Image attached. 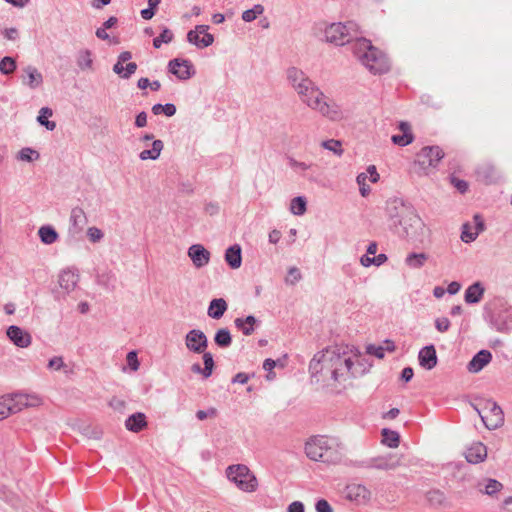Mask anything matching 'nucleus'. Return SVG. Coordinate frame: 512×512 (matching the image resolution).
I'll return each instance as SVG.
<instances>
[{
	"label": "nucleus",
	"mask_w": 512,
	"mask_h": 512,
	"mask_svg": "<svg viewBox=\"0 0 512 512\" xmlns=\"http://www.w3.org/2000/svg\"><path fill=\"white\" fill-rule=\"evenodd\" d=\"M358 25L353 21L346 23H332L324 31L327 42L342 46L350 43L355 38L352 45L354 55L358 60L373 74H383L390 69V62L387 56L374 47L371 42L365 38H357Z\"/></svg>",
	"instance_id": "1"
},
{
	"label": "nucleus",
	"mask_w": 512,
	"mask_h": 512,
	"mask_svg": "<svg viewBox=\"0 0 512 512\" xmlns=\"http://www.w3.org/2000/svg\"><path fill=\"white\" fill-rule=\"evenodd\" d=\"M385 212L390 230L399 237L418 239L424 235V222L409 202L399 197L389 198Z\"/></svg>",
	"instance_id": "2"
},
{
	"label": "nucleus",
	"mask_w": 512,
	"mask_h": 512,
	"mask_svg": "<svg viewBox=\"0 0 512 512\" xmlns=\"http://www.w3.org/2000/svg\"><path fill=\"white\" fill-rule=\"evenodd\" d=\"M353 361L345 350L338 347L327 348L317 353L309 364L312 377L321 375L322 380L340 381L351 372Z\"/></svg>",
	"instance_id": "3"
},
{
	"label": "nucleus",
	"mask_w": 512,
	"mask_h": 512,
	"mask_svg": "<svg viewBox=\"0 0 512 512\" xmlns=\"http://www.w3.org/2000/svg\"><path fill=\"white\" fill-rule=\"evenodd\" d=\"M484 318L497 332L509 333L512 330V307L503 299L496 300L493 309L486 305Z\"/></svg>",
	"instance_id": "4"
},
{
	"label": "nucleus",
	"mask_w": 512,
	"mask_h": 512,
	"mask_svg": "<svg viewBox=\"0 0 512 512\" xmlns=\"http://www.w3.org/2000/svg\"><path fill=\"white\" fill-rule=\"evenodd\" d=\"M286 75L289 84L297 92L303 103L306 104L307 100L315 93L318 96L321 95V90L302 70L290 67L287 69Z\"/></svg>",
	"instance_id": "5"
},
{
	"label": "nucleus",
	"mask_w": 512,
	"mask_h": 512,
	"mask_svg": "<svg viewBox=\"0 0 512 512\" xmlns=\"http://www.w3.org/2000/svg\"><path fill=\"white\" fill-rule=\"evenodd\" d=\"M226 477L243 492L257 490L258 481L254 473L244 464H234L226 468Z\"/></svg>",
	"instance_id": "6"
},
{
	"label": "nucleus",
	"mask_w": 512,
	"mask_h": 512,
	"mask_svg": "<svg viewBox=\"0 0 512 512\" xmlns=\"http://www.w3.org/2000/svg\"><path fill=\"white\" fill-rule=\"evenodd\" d=\"M472 406L488 430H495L504 424V413L496 402L481 400L480 403Z\"/></svg>",
	"instance_id": "7"
},
{
	"label": "nucleus",
	"mask_w": 512,
	"mask_h": 512,
	"mask_svg": "<svg viewBox=\"0 0 512 512\" xmlns=\"http://www.w3.org/2000/svg\"><path fill=\"white\" fill-rule=\"evenodd\" d=\"M306 105L331 121H340L344 118V112L341 107L335 101L325 96L322 91L319 96L316 93L312 95L307 100Z\"/></svg>",
	"instance_id": "8"
},
{
	"label": "nucleus",
	"mask_w": 512,
	"mask_h": 512,
	"mask_svg": "<svg viewBox=\"0 0 512 512\" xmlns=\"http://www.w3.org/2000/svg\"><path fill=\"white\" fill-rule=\"evenodd\" d=\"M444 157V152L439 146L423 147L416 155V163L423 170L436 168L440 160Z\"/></svg>",
	"instance_id": "9"
},
{
	"label": "nucleus",
	"mask_w": 512,
	"mask_h": 512,
	"mask_svg": "<svg viewBox=\"0 0 512 512\" xmlns=\"http://www.w3.org/2000/svg\"><path fill=\"white\" fill-rule=\"evenodd\" d=\"M208 25H197L195 29L187 33V41L199 49L206 48L213 44L214 36L208 33Z\"/></svg>",
	"instance_id": "10"
},
{
	"label": "nucleus",
	"mask_w": 512,
	"mask_h": 512,
	"mask_svg": "<svg viewBox=\"0 0 512 512\" xmlns=\"http://www.w3.org/2000/svg\"><path fill=\"white\" fill-rule=\"evenodd\" d=\"M186 348L195 354L204 353L208 347V338L199 329H192L185 335Z\"/></svg>",
	"instance_id": "11"
},
{
	"label": "nucleus",
	"mask_w": 512,
	"mask_h": 512,
	"mask_svg": "<svg viewBox=\"0 0 512 512\" xmlns=\"http://www.w3.org/2000/svg\"><path fill=\"white\" fill-rule=\"evenodd\" d=\"M167 68L179 80H188L195 74L192 63L187 59L174 58L168 62Z\"/></svg>",
	"instance_id": "12"
},
{
	"label": "nucleus",
	"mask_w": 512,
	"mask_h": 512,
	"mask_svg": "<svg viewBox=\"0 0 512 512\" xmlns=\"http://www.w3.org/2000/svg\"><path fill=\"white\" fill-rule=\"evenodd\" d=\"M328 437L327 436H314L310 438L305 444V453L307 457L313 461H319L321 456L327 448Z\"/></svg>",
	"instance_id": "13"
},
{
	"label": "nucleus",
	"mask_w": 512,
	"mask_h": 512,
	"mask_svg": "<svg viewBox=\"0 0 512 512\" xmlns=\"http://www.w3.org/2000/svg\"><path fill=\"white\" fill-rule=\"evenodd\" d=\"M324 450V455L321 456L319 461L327 464H337L342 460L343 447L338 439L328 437L327 448Z\"/></svg>",
	"instance_id": "14"
},
{
	"label": "nucleus",
	"mask_w": 512,
	"mask_h": 512,
	"mask_svg": "<svg viewBox=\"0 0 512 512\" xmlns=\"http://www.w3.org/2000/svg\"><path fill=\"white\" fill-rule=\"evenodd\" d=\"M288 165L301 176L305 177L310 182H318L319 178L314 173V168L316 165L313 163H306L298 161L292 157L288 158Z\"/></svg>",
	"instance_id": "15"
},
{
	"label": "nucleus",
	"mask_w": 512,
	"mask_h": 512,
	"mask_svg": "<svg viewBox=\"0 0 512 512\" xmlns=\"http://www.w3.org/2000/svg\"><path fill=\"white\" fill-rule=\"evenodd\" d=\"M6 334L9 340L17 347L26 348L31 344V335L19 326H9Z\"/></svg>",
	"instance_id": "16"
},
{
	"label": "nucleus",
	"mask_w": 512,
	"mask_h": 512,
	"mask_svg": "<svg viewBox=\"0 0 512 512\" xmlns=\"http://www.w3.org/2000/svg\"><path fill=\"white\" fill-rule=\"evenodd\" d=\"M188 256L196 268H202L210 261V252L201 244L191 245L188 249Z\"/></svg>",
	"instance_id": "17"
},
{
	"label": "nucleus",
	"mask_w": 512,
	"mask_h": 512,
	"mask_svg": "<svg viewBox=\"0 0 512 512\" xmlns=\"http://www.w3.org/2000/svg\"><path fill=\"white\" fill-rule=\"evenodd\" d=\"M399 466V459L393 454L371 457V469L389 471Z\"/></svg>",
	"instance_id": "18"
},
{
	"label": "nucleus",
	"mask_w": 512,
	"mask_h": 512,
	"mask_svg": "<svg viewBox=\"0 0 512 512\" xmlns=\"http://www.w3.org/2000/svg\"><path fill=\"white\" fill-rule=\"evenodd\" d=\"M347 498L358 503H366L371 498L370 490L362 484H350L346 487Z\"/></svg>",
	"instance_id": "19"
},
{
	"label": "nucleus",
	"mask_w": 512,
	"mask_h": 512,
	"mask_svg": "<svg viewBox=\"0 0 512 512\" xmlns=\"http://www.w3.org/2000/svg\"><path fill=\"white\" fill-rule=\"evenodd\" d=\"M418 360L421 367L431 370L437 365V354L434 345L423 347L418 354Z\"/></svg>",
	"instance_id": "20"
},
{
	"label": "nucleus",
	"mask_w": 512,
	"mask_h": 512,
	"mask_svg": "<svg viewBox=\"0 0 512 512\" xmlns=\"http://www.w3.org/2000/svg\"><path fill=\"white\" fill-rule=\"evenodd\" d=\"M492 359V354L488 350L477 352L467 365L469 372L477 373L481 371Z\"/></svg>",
	"instance_id": "21"
},
{
	"label": "nucleus",
	"mask_w": 512,
	"mask_h": 512,
	"mask_svg": "<svg viewBox=\"0 0 512 512\" xmlns=\"http://www.w3.org/2000/svg\"><path fill=\"white\" fill-rule=\"evenodd\" d=\"M487 457V448L481 442L473 443L465 452V458L469 463L477 464Z\"/></svg>",
	"instance_id": "22"
},
{
	"label": "nucleus",
	"mask_w": 512,
	"mask_h": 512,
	"mask_svg": "<svg viewBox=\"0 0 512 512\" xmlns=\"http://www.w3.org/2000/svg\"><path fill=\"white\" fill-rule=\"evenodd\" d=\"M79 281V274L70 268L63 270L59 275V285L67 293L73 291Z\"/></svg>",
	"instance_id": "23"
},
{
	"label": "nucleus",
	"mask_w": 512,
	"mask_h": 512,
	"mask_svg": "<svg viewBox=\"0 0 512 512\" xmlns=\"http://www.w3.org/2000/svg\"><path fill=\"white\" fill-rule=\"evenodd\" d=\"M485 293V287L480 281H476L467 287L464 293V300L467 304L479 303Z\"/></svg>",
	"instance_id": "24"
},
{
	"label": "nucleus",
	"mask_w": 512,
	"mask_h": 512,
	"mask_svg": "<svg viewBox=\"0 0 512 512\" xmlns=\"http://www.w3.org/2000/svg\"><path fill=\"white\" fill-rule=\"evenodd\" d=\"M146 426V416L142 412H136L130 415L125 421L126 429L134 433L142 431Z\"/></svg>",
	"instance_id": "25"
},
{
	"label": "nucleus",
	"mask_w": 512,
	"mask_h": 512,
	"mask_svg": "<svg viewBox=\"0 0 512 512\" xmlns=\"http://www.w3.org/2000/svg\"><path fill=\"white\" fill-rule=\"evenodd\" d=\"M225 261L232 269H237L241 266L242 250L240 245L234 244L226 249Z\"/></svg>",
	"instance_id": "26"
},
{
	"label": "nucleus",
	"mask_w": 512,
	"mask_h": 512,
	"mask_svg": "<svg viewBox=\"0 0 512 512\" xmlns=\"http://www.w3.org/2000/svg\"><path fill=\"white\" fill-rule=\"evenodd\" d=\"M235 327L240 330L245 336H250L258 324V320L253 315H248L245 318H236L234 320Z\"/></svg>",
	"instance_id": "27"
},
{
	"label": "nucleus",
	"mask_w": 512,
	"mask_h": 512,
	"mask_svg": "<svg viewBox=\"0 0 512 512\" xmlns=\"http://www.w3.org/2000/svg\"><path fill=\"white\" fill-rule=\"evenodd\" d=\"M227 309V302L223 298H214L209 303L207 314L212 319H220Z\"/></svg>",
	"instance_id": "28"
},
{
	"label": "nucleus",
	"mask_w": 512,
	"mask_h": 512,
	"mask_svg": "<svg viewBox=\"0 0 512 512\" xmlns=\"http://www.w3.org/2000/svg\"><path fill=\"white\" fill-rule=\"evenodd\" d=\"M87 223V217L84 210L80 207H74L70 214V224L74 232H79Z\"/></svg>",
	"instance_id": "29"
},
{
	"label": "nucleus",
	"mask_w": 512,
	"mask_h": 512,
	"mask_svg": "<svg viewBox=\"0 0 512 512\" xmlns=\"http://www.w3.org/2000/svg\"><path fill=\"white\" fill-rule=\"evenodd\" d=\"M26 78L23 79V83L28 85L30 88L35 89L40 86L43 82L42 74L33 66L25 68Z\"/></svg>",
	"instance_id": "30"
},
{
	"label": "nucleus",
	"mask_w": 512,
	"mask_h": 512,
	"mask_svg": "<svg viewBox=\"0 0 512 512\" xmlns=\"http://www.w3.org/2000/svg\"><path fill=\"white\" fill-rule=\"evenodd\" d=\"M477 177L478 179L486 182V183H492L495 182L498 179V173L490 164H484L480 167H478L477 171Z\"/></svg>",
	"instance_id": "31"
},
{
	"label": "nucleus",
	"mask_w": 512,
	"mask_h": 512,
	"mask_svg": "<svg viewBox=\"0 0 512 512\" xmlns=\"http://www.w3.org/2000/svg\"><path fill=\"white\" fill-rule=\"evenodd\" d=\"M38 235L42 243L46 245L53 244L57 241L59 235L55 228L51 225H43L38 230Z\"/></svg>",
	"instance_id": "32"
},
{
	"label": "nucleus",
	"mask_w": 512,
	"mask_h": 512,
	"mask_svg": "<svg viewBox=\"0 0 512 512\" xmlns=\"http://www.w3.org/2000/svg\"><path fill=\"white\" fill-rule=\"evenodd\" d=\"M76 63L81 71L91 70L93 66L92 52L88 49L80 50L77 53Z\"/></svg>",
	"instance_id": "33"
},
{
	"label": "nucleus",
	"mask_w": 512,
	"mask_h": 512,
	"mask_svg": "<svg viewBox=\"0 0 512 512\" xmlns=\"http://www.w3.org/2000/svg\"><path fill=\"white\" fill-rule=\"evenodd\" d=\"M164 144L161 140H154L151 149L141 151L139 157L141 160H156L159 158L161 151L163 150Z\"/></svg>",
	"instance_id": "34"
},
{
	"label": "nucleus",
	"mask_w": 512,
	"mask_h": 512,
	"mask_svg": "<svg viewBox=\"0 0 512 512\" xmlns=\"http://www.w3.org/2000/svg\"><path fill=\"white\" fill-rule=\"evenodd\" d=\"M382 443L389 448H396L400 443V435L398 432L389 428H383L381 431Z\"/></svg>",
	"instance_id": "35"
},
{
	"label": "nucleus",
	"mask_w": 512,
	"mask_h": 512,
	"mask_svg": "<svg viewBox=\"0 0 512 512\" xmlns=\"http://www.w3.org/2000/svg\"><path fill=\"white\" fill-rule=\"evenodd\" d=\"M1 400L5 401V406L15 409V413L21 411L22 407L27 405L26 397L23 394L2 397Z\"/></svg>",
	"instance_id": "36"
},
{
	"label": "nucleus",
	"mask_w": 512,
	"mask_h": 512,
	"mask_svg": "<svg viewBox=\"0 0 512 512\" xmlns=\"http://www.w3.org/2000/svg\"><path fill=\"white\" fill-rule=\"evenodd\" d=\"M97 284L107 291H113L116 287V276L110 271L103 272L97 276Z\"/></svg>",
	"instance_id": "37"
},
{
	"label": "nucleus",
	"mask_w": 512,
	"mask_h": 512,
	"mask_svg": "<svg viewBox=\"0 0 512 512\" xmlns=\"http://www.w3.org/2000/svg\"><path fill=\"white\" fill-rule=\"evenodd\" d=\"M427 259L428 255L426 253L412 252L407 255L405 263L411 268L419 269L424 266Z\"/></svg>",
	"instance_id": "38"
},
{
	"label": "nucleus",
	"mask_w": 512,
	"mask_h": 512,
	"mask_svg": "<svg viewBox=\"0 0 512 512\" xmlns=\"http://www.w3.org/2000/svg\"><path fill=\"white\" fill-rule=\"evenodd\" d=\"M214 342L220 348H228L232 343L230 331L227 328L217 330L214 336Z\"/></svg>",
	"instance_id": "39"
},
{
	"label": "nucleus",
	"mask_w": 512,
	"mask_h": 512,
	"mask_svg": "<svg viewBox=\"0 0 512 512\" xmlns=\"http://www.w3.org/2000/svg\"><path fill=\"white\" fill-rule=\"evenodd\" d=\"M307 210V201L303 196L294 197L290 202V211L292 214L301 216Z\"/></svg>",
	"instance_id": "40"
},
{
	"label": "nucleus",
	"mask_w": 512,
	"mask_h": 512,
	"mask_svg": "<svg viewBox=\"0 0 512 512\" xmlns=\"http://www.w3.org/2000/svg\"><path fill=\"white\" fill-rule=\"evenodd\" d=\"M52 115V110L48 107H43L39 111L37 121L40 125L44 126L47 130L53 131L56 128L54 121H49L48 117Z\"/></svg>",
	"instance_id": "41"
},
{
	"label": "nucleus",
	"mask_w": 512,
	"mask_h": 512,
	"mask_svg": "<svg viewBox=\"0 0 512 512\" xmlns=\"http://www.w3.org/2000/svg\"><path fill=\"white\" fill-rule=\"evenodd\" d=\"M173 33L167 27H164L159 34V36L153 39V46L156 49H159L163 43L168 44L173 40Z\"/></svg>",
	"instance_id": "42"
},
{
	"label": "nucleus",
	"mask_w": 512,
	"mask_h": 512,
	"mask_svg": "<svg viewBox=\"0 0 512 512\" xmlns=\"http://www.w3.org/2000/svg\"><path fill=\"white\" fill-rule=\"evenodd\" d=\"M201 354L204 364V378H209L212 375L215 366L213 355L210 352H206V350L204 351V353Z\"/></svg>",
	"instance_id": "43"
},
{
	"label": "nucleus",
	"mask_w": 512,
	"mask_h": 512,
	"mask_svg": "<svg viewBox=\"0 0 512 512\" xmlns=\"http://www.w3.org/2000/svg\"><path fill=\"white\" fill-rule=\"evenodd\" d=\"M264 7L261 4H256L253 8L245 10L242 13V19L245 22H252L257 18V16L263 14Z\"/></svg>",
	"instance_id": "44"
},
{
	"label": "nucleus",
	"mask_w": 512,
	"mask_h": 512,
	"mask_svg": "<svg viewBox=\"0 0 512 512\" xmlns=\"http://www.w3.org/2000/svg\"><path fill=\"white\" fill-rule=\"evenodd\" d=\"M16 69V61L10 56H5L0 61V72L5 75L13 73Z\"/></svg>",
	"instance_id": "45"
},
{
	"label": "nucleus",
	"mask_w": 512,
	"mask_h": 512,
	"mask_svg": "<svg viewBox=\"0 0 512 512\" xmlns=\"http://www.w3.org/2000/svg\"><path fill=\"white\" fill-rule=\"evenodd\" d=\"M503 488L502 483H500L496 479H488L486 481V484L484 486V489H480L481 492H484L485 494L492 496L499 492Z\"/></svg>",
	"instance_id": "46"
},
{
	"label": "nucleus",
	"mask_w": 512,
	"mask_h": 512,
	"mask_svg": "<svg viewBox=\"0 0 512 512\" xmlns=\"http://www.w3.org/2000/svg\"><path fill=\"white\" fill-rule=\"evenodd\" d=\"M40 157V154L32 149V148H22L18 153V159L22 161L32 162L37 160Z\"/></svg>",
	"instance_id": "47"
},
{
	"label": "nucleus",
	"mask_w": 512,
	"mask_h": 512,
	"mask_svg": "<svg viewBox=\"0 0 512 512\" xmlns=\"http://www.w3.org/2000/svg\"><path fill=\"white\" fill-rule=\"evenodd\" d=\"M47 367L51 370L59 371L63 370L65 374L69 372L67 365L64 363L63 358L60 356H54L48 361Z\"/></svg>",
	"instance_id": "48"
},
{
	"label": "nucleus",
	"mask_w": 512,
	"mask_h": 512,
	"mask_svg": "<svg viewBox=\"0 0 512 512\" xmlns=\"http://www.w3.org/2000/svg\"><path fill=\"white\" fill-rule=\"evenodd\" d=\"M322 147L334 152L336 155H341L343 150L341 149V142L335 139H329L322 142Z\"/></svg>",
	"instance_id": "49"
},
{
	"label": "nucleus",
	"mask_w": 512,
	"mask_h": 512,
	"mask_svg": "<svg viewBox=\"0 0 512 512\" xmlns=\"http://www.w3.org/2000/svg\"><path fill=\"white\" fill-rule=\"evenodd\" d=\"M413 139V134H397L391 137L392 142L399 146H407L413 142Z\"/></svg>",
	"instance_id": "50"
},
{
	"label": "nucleus",
	"mask_w": 512,
	"mask_h": 512,
	"mask_svg": "<svg viewBox=\"0 0 512 512\" xmlns=\"http://www.w3.org/2000/svg\"><path fill=\"white\" fill-rule=\"evenodd\" d=\"M366 180L367 175L365 173H360L356 178V181L359 185L360 194L363 197H366L371 191L370 187L366 184Z\"/></svg>",
	"instance_id": "51"
},
{
	"label": "nucleus",
	"mask_w": 512,
	"mask_h": 512,
	"mask_svg": "<svg viewBox=\"0 0 512 512\" xmlns=\"http://www.w3.org/2000/svg\"><path fill=\"white\" fill-rule=\"evenodd\" d=\"M301 279V273L298 268L291 267L288 270V274L285 278L286 284L295 285Z\"/></svg>",
	"instance_id": "52"
},
{
	"label": "nucleus",
	"mask_w": 512,
	"mask_h": 512,
	"mask_svg": "<svg viewBox=\"0 0 512 512\" xmlns=\"http://www.w3.org/2000/svg\"><path fill=\"white\" fill-rule=\"evenodd\" d=\"M478 236V232H472L470 230V226L468 224L463 225V230L461 233V240L465 243H470L474 241Z\"/></svg>",
	"instance_id": "53"
},
{
	"label": "nucleus",
	"mask_w": 512,
	"mask_h": 512,
	"mask_svg": "<svg viewBox=\"0 0 512 512\" xmlns=\"http://www.w3.org/2000/svg\"><path fill=\"white\" fill-rule=\"evenodd\" d=\"M427 498L431 504H441L445 500L444 494L439 490L429 491Z\"/></svg>",
	"instance_id": "54"
},
{
	"label": "nucleus",
	"mask_w": 512,
	"mask_h": 512,
	"mask_svg": "<svg viewBox=\"0 0 512 512\" xmlns=\"http://www.w3.org/2000/svg\"><path fill=\"white\" fill-rule=\"evenodd\" d=\"M87 236L91 242L96 243L103 238L104 234L97 227H90L87 230Z\"/></svg>",
	"instance_id": "55"
},
{
	"label": "nucleus",
	"mask_w": 512,
	"mask_h": 512,
	"mask_svg": "<svg viewBox=\"0 0 512 512\" xmlns=\"http://www.w3.org/2000/svg\"><path fill=\"white\" fill-rule=\"evenodd\" d=\"M435 328L437 331L444 333L450 328V321L446 317H440L435 320Z\"/></svg>",
	"instance_id": "56"
},
{
	"label": "nucleus",
	"mask_w": 512,
	"mask_h": 512,
	"mask_svg": "<svg viewBox=\"0 0 512 512\" xmlns=\"http://www.w3.org/2000/svg\"><path fill=\"white\" fill-rule=\"evenodd\" d=\"M126 360H127V363L129 365V367L131 368V370H133V371L138 370L140 364H139V361H138V357H137L136 351L128 352V354L126 356Z\"/></svg>",
	"instance_id": "57"
},
{
	"label": "nucleus",
	"mask_w": 512,
	"mask_h": 512,
	"mask_svg": "<svg viewBox=\"0 0 512 512\" xmlns=\"http://www.w3.org/2000/svg\"><path fill=\"white\" fill-rule=\"evenodd\" d=\"M367 352L370 355H373L379 359L385 356V348H383L382 346L369 345L367 347Z\"/></svg>",
	"instance_id": "58"
},
{
	"label": "nucleus",
	"mask_w": 512,
	"mask_h": 512,
	"mask_svg": "<svg viewBox=\"0 0 512 512\" xmlns=\"http://www.w3.org/2000/svg\"><path fill=\"white\" fill-rule=\"evenodd\" d=\"M316 512H333L331 505L325 499H319L315 504Z\"/></svg>",
	"instance_id": "59"
},
{
	"label": "nucleus",
	"mask_w": 512,
	"mask_h": 512,
	"mask_svg": "<svg viewBox=\"0 0 512 512\" xmlns=\"http://www.w3.org/2000/svg\"><path fill=\"white\" fill-rule=\"evenodd\" d=\"M217 414V410L213 407L209 408L207 411L204 410H198L196 412L197 419L203 421L207 419L208 417H215Z\"/></svg>",
	"instance_id": "60"
},
{
	"label": "nucleus",
	"mask_w": 512,
	"mask_h": 512,
	"mask_svg": "<svg viewBox=\"0 0 512 512\" xmlns=\"http://www.w3.org/2000/svg\"><path fill=\"white\" fill-rule=\"evenodd\" d=\"M5 401L0 399V421L5 419L11 414H15V409L5 406Z\"/></svg>",
	"instance_id": "61"
},
{
	"label": "nucleus",
	"mask_w": 512,
	"mask_h": 512,
	"mask_svg": "<svg viewBox=\"0 0 512 512\" xmlns=\"http://www.w3.org/2000/svg\"><path fill=\"white\" fill-rule=\"evenodd\" d=\"M137 64L135 62H129L124 66L123 79H129L137 70Z\"/></svg>",
	"instance_id": "62"
},
{
	"label": "nucleus",
	"mask_w": 512,
	"mask_h": 512,
	"mask_svg": "<svg viewBox=\"0 0 512 512\" xmlns=\"http://www.w3.org/2000/svg\"><path fill=\"white\" fill-rule=\"evenodd\" d=\"M452 184L460 193H465L468 190V183L464 180L452 178Z\"/></svg>",
	"instance_id": "63"
},
{
	"label": "nucleus",
	"mask_w": 512,
	"mask_h": 512,
	"mask_svg": "<svg viewBox=\"0 0 512 512\" xmlns=\"http://www.w3.org/2000/svg\"><path fill=\"white\" fill-rule=\"evenodd\" d=\"M287 512H305L304 504L300 501H294L288 506Z\"/></svg>",
	"instance_id": "64"
}]
</instances>
